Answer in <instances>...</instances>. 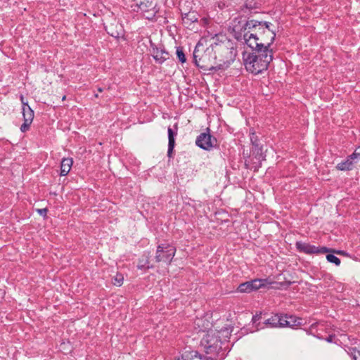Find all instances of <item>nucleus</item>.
<instances>
[{
  "label": "nucleus",
  "instance_id": "f257e3e1",
  "mask_svg": "<svg viewBox=\"0 0 360 360\" xmlns=\"http://www.w3.org/2000/svg\"><path fill=\"white\" fill-rule=\"evenodd\" d=\"M250 49L251 52L243 53L244 65L247 71L255 75L266 71L273 60L272 49L259 47Z\"/></svg>",
  "mask_w": 360,
  "mask_h": 360
},
{
  "label": "nucleus",
  "instance_id": "f03ea898",
  "mask_svg": "<svg viewBox=\"0 0 360 360\" xmlns=\"http://www.w3.org/2000/svg\"><path fill=\"white\" fill-rule=\"evenodd\" d=\"M216 58L217 70H225L235 60L237 50L230 41H225L212 44Z\"/></svg>",
  "mask_w": 360,
  "mask_h": 360
},
{
  "label": "nucleus",
  "instance_id": "7ed1b4c3",
  "mask_svg": "<svg viewBox=\"0 0 360 360\" xmlns=\"http://www.w3.org/2000/svg\"><path fill=\"white\" fill-rule=\"evenodd\" d=\"M193 60L195 65L203 70H217L212 44L204 49L202 44L198 42L193 51Z\"/></svg>",
  "mask_w": 360,
  "mask_h": 360
},
{
  "label": "nucleus",
  "instance_id": "20e7f679",
  "mask_svg": "<svg viewBox=\"0 0 360 360\" xmlns=\"http://www.w3.org/2000/svg\"><path fill=\"white\" fill-rule=\"evenodd\" d=\"M270 25L271 23L269 22L261 21L260 29L258 30L255 40L250 39L248 41V47L270 49L276 37V32L270 28Z\"/></svg>",
  "mask_w": 360,
  "mask_h": 360
},
{
  "label": "nucleus",
  "instance_id": "39448f33",
  "mask_svg": "<svg viewBox=\"0 0 360 360\" xmlns=\"http://www.w3.org/2000/svg\"><path fill=\"white\" fill-rule=\"evenodd\" d=\"M131 8L133 11L141 13L147 20H157L160 8L156 0H133Z\"/></svg>",
  "mask_w": 360,
  "mask_h": 360
},
{
  "label": "nucleus",
  "instance_id": "423d86ee",
  "mask_svg": "<svg viewBox=\"0 0 360 360\" xmlns=\"http://www.w3.org/2000/svg\"><path fill=\"white\" fill-rule=\"evenodd\" d=\"M252 158L248 155L243 152L245 158V167L246 169H254V172H257L262 167V162L266 160V155L263 153L262 146H256L252 147L251 149Z\"/></svg>",
  "mask_w": 360,
  "mask_h": 360
},
{
  "label": "nucleus",
  "instance_id": "0eeeda50",
  "mask_svg": "<svg viewBox=\"0 0 360 360\" xmlns=\"http://www.w3.org/2000/svg\"><path fill=\"white\" fill-rule=\"evenodd\" d=\"M223 344L217 333H207L201 340V345L204 347L205 352L217 356L222 351Z\"/></svg>",
  "mask_w": 360,
  "mask_h": 360
},
{
  "label": "nucleus",
  "instance_id": "6e6552de",
  "mask_svg": "<svg viewBox=\"0 0 360 360\" xmlns=\"http://www.w3.org/2000/svg\"><path fill=\"white\" fill-rule=\"evenodd\" d=\"M247 20L243 17L233 19L232 22V34L234 38L238 41H244L248 38Z\"/></svg>",
  "mask_w": 360,
  "mask_h": 360
},
{
  "label": "nucleus",
  "instance_id": "1a4fd4ad",
  "mask_svg": "<svg viewBox=\"0 0 360 360\" xmlns=\"http://www.w3.org/2000/svg\"><path fill=\"white\" fill-rule=\"evenodd\" d=\"M195 144L200 148L210 151L217 146V140L210 134V128H207L197 136Z\"/></svg>",
  "mask_w": 360,
  "mask_h": 360
},
{
  "label": "nucleus",
  "instance_id": "9d476101",
  "mask_svg": "<svg viewBox=\"0 0 360 360\" xmlns=\"http://www.w3.org/2000/svg\"><path fill=\"white\" fill-rule=\"evenodd\" d=\"M175 252L176 249L174 246L168 244H160L157 247L155 257V261L157 262H163L168 264L172 262Z\"/></svg>",
  "mask_w": 360,
  "mask_h": 360
},
{
  "label": "nucleus",
  "instance_id": "9b49d317",
  "mask_svg": "<svg viewBox=\"0 0 360 360\" xmlns=\"http://www.w3.org/2000/svg\"><path fill=\"white\" fill-rule=\"evenodd\" d=\"M297 250L300 252H303L307 255L311 254H323L328 252V250L327 247H316L307 243L302 241H297L295 243Z\"/></svg>",
  "mask_w": 360,
  "mask_h": 360
},
{
  "label": "nucleus",
  "instance_id": "f8f14e48",
  "mask_svg": "<svg viewBox=\"0 0 360 360\" xmlns=\"http://www.w3.org/2000/svg\"><path fill=\"white\" fill-rule=\"evenodd\" d=\"M266 283V279H254L240 284L238 288V290L240 292L249 293L265 286Z\"/></svg>",
  "mask_w": 360,
  "mask_h": 360
},
{
  "label": "nucleus",
  "instance_id": "ddd939ff",
  "mask_svg": "<svg viewBox=\"0 0 360 360\" xmlns=\"http://www.w3.org/2000/svg\"><path fill=\"white\" fill-rule=\"evenodd\" d=\"M105 30L109 35L116 39L124 35L123 27L116 19L105 25Z\"/></svg>",
  "mask_w": 360,
  "mask_h": 360
},
{
  "label": "nucleus",
  "instance_id": "4468645a",
  "mask_svg": "<svg viewBox=\"0 0 360 360\" xmlns=\"http://www.w3.org/2000/svg\"><path fill=\"white\" fill-rule=\"evenodd\" d=\"M261 21L256 20H247V32H248V38L245 39V44L248 46V41L252 39L255 40V38L257 36V32H258V30H259V25H260Z\"/></svg>",
  "mask_w": 360,
  "mask_h": 360
},
{
  "label": "nucleus",
  "instance_id": "2eb2a0df",
  "mask_svg": "<svg viewBox=\"0 0 360 360\" xmlns=\"http://www.w3.org/2000/svg\"><path fill=\"white\" fill-rule=\"evenodd\" d=\"M198 18V15L195 11L183 13L181 12V24L186 28L193 29Z\"/></svg>",
  "mask_w": 360,
  "mask_h": 360
},
{
  "label": "nucleus",
  "instance_id": "dca6fc26",
  "mask_svg": "<svg viewBox=\"0 0 360 360\" xmlns=\"http://www.w3.org/2000/svg\"><path fill=\"white\" fill-rule=\"evenodd\" d=\"M174 129H172L171 127L168 128V150H167V157L170 159L173 158V151L175 147V137L177 135V123H176L174 126Z\"/></svg>",
  "mask_w": 360,
  "mask_h": 360
},
{
  "label": "nucleus",
  "instance_id": "f3484780",
  "mask_svg": "<svg viewBox=\"0 0 360 360\" xmlns=\"http://www.w3.org/2000/svg\"><path fill=\"white\" fill-rule=\"evenodd\" d=\"M150 252H144L141 257L138 260L137 269L147 271L150 269H153L154 266L150 264Z\"/></svg>",
  "mask_w": 360,
  "mask_h": 360
},
{
  "label": "nucleus",
  "instance_id": "a211bd4d",
  "mask_svg": "<svg viewBox=\"0 0 360 360\" xmlns=\"http://www.w3.org/2000/svg\"><path fill=\"white\" fill-rule=\"evenodd\" d=\"M357 158V153H353L345 161L338 163L336 168L340 171H349L353 168V160Z\"/></svg>",
  "mask_w": 360,
  "mask_h": 360
},
{
  "label": "nucleus",
  "instance_id": "6ab92c4d",
  "mask_svg": "<svg viewBox=\"0 0 360 360\" xmlns=\"http://www.w3.org/2000/svg\"><path fill=\"white\" fill-rule=\"evenodd\" d=\"M22 117H23V121L24 122L20 127V131L22 133H25L30 130V125L32 123L34 117V112H22Z\"/></svg>",
  "mask_w": 360,
  "mask_h": 360
},
{
  "label": "nucleus",
  "instance_id": "aec40b11",
  "mask_svg": "<svg viewBox=\"0 0 360 360\" xmlns=\"http://www.w3.org/2000/svg\"><path fill=\"white\" fill-rule=\"evenodd\" d=\"M149 51L155 62L158 64H161V60L159 58H160V53L162 52V45L158 46L150 41V46Z\"/></svg>",
  "mask_w": 360,
  "mask_h": 360
},
{
  "label": "nucleus",
  "instance_id": "412c9836",
  "mask_svg": "<svg viewBox=\"0 0 360 360\" xmlns=\"http://www.w3.org/2000/svg\"><path fill=\"white\" fill-rule=\"evenodd\" d=\"M73 160L72 158H64L60 163V176H66L70 171Z\"/></svg>",
  "mask_w": 360,
  "mask_h": 360
},
{
  "label": "nucleus",
  "instance_id": "4be33fe9",
  "mask_svg": "<svg viewBox=\"0 0 360 360\" xmlns=\"http://www.w3.org/2000/svg\"><path fill=\"white\" fill-rule=\"evenodd\" d=\"M181 360H202L201 356L196 351L185 352L181 354Z\"/></svg>",
  "mask_w": 360,
  "mask_h": 360
},
{
  "label": "nucleus",
  "instance_id": "5701e85b",
  "mask_svg": "<svg viewBox=\"0 0 360 360\" xmlns=\"http://www.w3.org/2000/svg\"><path fill=\"white\" fill-rule=\"evenodd\" d=\"M301 319L297 318L294 316H288V321L285 323H282L284 326H287V327L293 328L295 326H300L301 324L300 321Z\"/></svg>",
  "mask_w": 360,
  "mask_h": 360
},
{
  "label": "nucleus",
  "instance_id": "b1692460",
  "mask_svg": "<svg viewBox=\"0 0 360 360\" xmlns=\"http://www.w3.org/2000/svg\"><path fill=\"white\" fill-rule=\"evenodd\" d=\"M264 323L269 325L272 328L279 327L278 314H274L271 318L264 321Z\"/></svg>",
  "mask_w": 360,
  "mask_h": 360
},
{
  "label": "nucleus",
  "instance_id": "393cba45",
  "mask_svg": "<svg viewBox=\"0 0 360 360\" xmlns=\"http://www.w3.org/2000/svg\"><path fill=\"white\" fill-rule=\"evenodd\" d=\"M250 139L252 147L260 145L259 137L253 129L250 130Z\"/></svg>",
  "mask_w": 360,
  "mask_h": 360
},
{
  "label": "nucleus",
  "instance_id": "a878e982",
  "mask_svg": "<svg viewBox=\"0 0 360 360\" xmlns=\"http://www.w3.org/2000/svg\"><path fill=\"white\" fill-rule=\"evenodd\" d=\"M333 254L326 255V259L328 262L330 263L335 264L336 266H339L341 263L340 259Z\"/></svg>",
  "mask_w": 360,
  "mask_h": 360
},
{
  "label": "nucleus",
  "instance_id": "bb28decb",
  "mask_svg": "<svg viewBox=\"0 0 360 360\" xmlns=\"http://www.w3.org/2000/svg\"><path fill=\"white\" fill-rule=\"evenodd\" d=\"M124 277L122 274H117L113 278L112 283L117 286H121L123 283Z\"/></svg>",
  "mask_w": 360,
  "mask_h": 360
},
{
  "label": "nucleus",
  "instance_id": "cd10ccee",
  "mask_svg": "<svg viewBox=\"0 0 360 360\" xmlns=\"http://www.w3.org/2000/svg\"><path fill=\"white\" fill-rule=\"evenodd\" d=\"M349 355L352 360H360V350H357L356 348L352 349Z\"/></svg>",
  "mask_w": 360,
  "mask_h": 360
},
{
  "label": "nucleus",
  "instance_id": "c85d7f7f",
  "mask_svg": "<svg viewBox=\"0 0 360 360\" xmlns=\"http://www.w3.org/2000/svg\"><path fill=\"white\" fill-rule=\"evenodd\" d=\"M160 60H161V64L163 63L165 60H167V59L169 58V52H167L164 46H162V52L160 53Z\"/></svg>",
  "mask_w": 360,
  "mask_h": 360
},
{
  "label": "nucleus",
  "instance_id": "c756f323",
  "mask_svg": "<svg viewBox=\"0 0 360 360\" xmlns=\"http://www.w3.org/2000/svg\"><path fill=\"white\" fill-rule=\"evenodd\" d=\"M279 319V328L287 327V326H284L282 323H285L288 321V315L287 314H278Z\"/></svg>",
  "mask_w": 360,
  "mask_h": 360
},
{
  "label": "nucleus",
  "instance_id": "7c9ffc66",
  "mask_svg": "<svg viewBox=\"0 0 360 360\" xmlns=\"http://www.w3.org/2000/svg\"><path fill=\"white\" fill-rule=\"evenodd\" d=\"M328 251L327 253H335V254L340 255H346V253L344 250H335V249L329 248H328Z\"/></svg>",
  "mask_w": 360,
  "mask_h": 360
},
{
  "label": "nucleus",
  "instance_id": "2f4dec72",
  "mask_svg": "<svg viewBox=\"0 0 360 360\" xmlns=\"http://www.w3.org/2000/svg\"><path fill=\"white\" fill-rule=\"evenodd\" d=\"M262 319V313L259 314H256L252 316V321L253 323H256L257 321H259Z\"/></svg>",
  "mask_w": 360,
  "mask_h": 360
},
{
  "label": "nucleus",
  "instance_id": "473e14b6",
  "mask_svg": "<svg viewBox=\"0 0 360 360\" xmlns=\"http://www.w3.org/2000/svg\"><path fill=\"white\" fill-rule=\"evenodd\" d=\"M47 212H48V209L47 208H42V209H38L37 210V212L41 216H43V217H46V216Z\"/></svg>",
  "mask_w": 360,
  "mask_h": 360
},
{
  "label": "nucleus",
  "instance_id": "72a5a7b5",
  "mask_svg": "<svg viewBox=\"0 0 360 360\" xmlns=\"http://www.w3.org/2000/svg\"><path fill=\"white\" fill-rule=\"evenodd\" d=\"M22 112H34V110L31 108L30 105H28L27 107L22 108Z\"/></svg>",
  "mask_w": 360,
  "mask_h": 360
},
{
  "label": "nucleus",
  "instance_id": "f704fd0d",
  "mask_svg": "<svg viewBox=\"0 0 360 360\" xmlns=\"http://www.w3.org/2000/svg\"><path fill=\"white\" fill-rule=\"evenodd\" d=\"M176 57L179 59V60L180 61V55H181L180 46H176Z\"/></svg>",
  "mask_w": 360,
  "mask_h": 360
},
{
  "label": "nucleus",
  "instance_id": "c9c22d12",
  "mask_svg": "<svg viewBox=\"0 0 360 360\" xmlns=\"http://www.w3.org/2000/svg\"><path fill=\"white\" fill-rule=\"evenodd\" d=\"M333 338H334V335H329L327 338H326V341L328 342H332L333 340Z\"/></svg>",
  "mask_w": 360,
  "mask_h": 360
},
{
  "label": "nucleus",
  "instance_id": "e433bc0d",
  "mask_svg": "<svg viewBox=\"0 0 360 360\" xmlns=\"http://www.w3.org/2000/svg\"><path fill=\"white\" fill-rule=\"evenodd\" d=\"M186 61V56L184 52L181 51V63H184Z\"/></svg>",
  "mask_w": 360,
  "mask_h": 360
},
{
  "label": "nucleus",
  "instance_id": "4c0bfd02",
  "mask_svg": "<svg viewBox=\"0 0 360 360\" xmlns=\"http://www.w3.org/2000/svg\"><path fill=\"white\" fill-rule=\"evenodd\" d=\"M354 153H357V157L360 156V146L356 148V150L354 151Z\"/></svg>",
  "mask_w": 360,
  "mask_h": 360
},
{
  "label": "nucleus",
  "instance_id": "58836bf2",
  "mask_svg": "<svg viewBox=\"0 0 360 360\" xmlns=\"http://www.w3.org/2000/svg\"><path fill=\"white\" fill-rule=\"evenodd\" d=\"M20 101H21L22 103L25 101L23 95H20Z\"/></svg>",
  "mask_w": 360,
  "mask_h": 360
},
{
  "label": "nucleus",
  "instance_id": "ea45409f",
  "mask_svg": "<svg viewBox=\"0 0 360 360\" xmlns=\"http://www.w3.org/2000/svg\"><path fill=\"white\" fill-rule=\"evenodd\" d=\"M28 105H28V103H27V101H25V102H23V103H22V108L27 107V106H28Z\"/></svg>",
  "mask_w": 360,
  "mask_h": 360
},
{
  "label": "nucleus",
  "instance_id": "a19ab883",
  "mask_svg": "<svg viewBox=\"0 0 360 360\" xmlns=\"http://www.w3.org/2000/svg\"><path fill=\"white\" fill-rule=\"evenodd\" d=\"M98 91L99 92H102V91H103V88H101V87H98Z\"/></svg>",
  "mask_w": 360,
  "mask_h": 360
},
{
  "label": "nucleus",
  "instance_id": "79ce46f5",
  "mask_svg": "<svg viewBox=\"0 0 360 360\" xmlns=\"http://www.w3.org/2000/svg\"><path fill=\"white\" fill-rule=\"evenodd\" d=\"M66 99V96L64 95L63 97H62V101H65Z\"/></svg>",
  "mask_w": 360,
  "mask_h": 360
},
{
  "label": "nucleus",
  "instance_id": "37998d69",
  "mask_svg": "<svg viewBox=\"0 0 360 360\" xmlns=\"http://www.w3.org/2000/svg\"><path fill=\"white\" fill-rule=\"evenodd\" d=\"M169 31L171 32V34H173V32L172 31V26L169 27Z\"/></svg>",
  "mask_w": 360,
  "mask_h": 360
},
{
  "label": "nucleus",
  "instance_id": "c03bdc74",
  "mask_svg": "<svg viewBox=\"0 0 360 360\" xmlns=\"http://www.w3.org/2000/svg\"><path fill=\"white\" fill-rule=\"evenodd\" d=\"M175 360H180V357H176Z\"/></svg>",
  "mask_w": 360,
  "mask_h": 360
},
{
  "label": "nucleus",
  "instance_id": "a18cd8bd",
  "mask_svg": "<svg viewBox=\"0 0 360 360\" xmlns=\"http://www.w3.org/2000/svg\"><path fill=\"white\" fill-rule=\"evenodd\" d=\"M95 97L96 98H98V95L97 94H95Z\"/></svg>",
  "mask_w": 360,
  "mask_h": 360
}]
</instances>
